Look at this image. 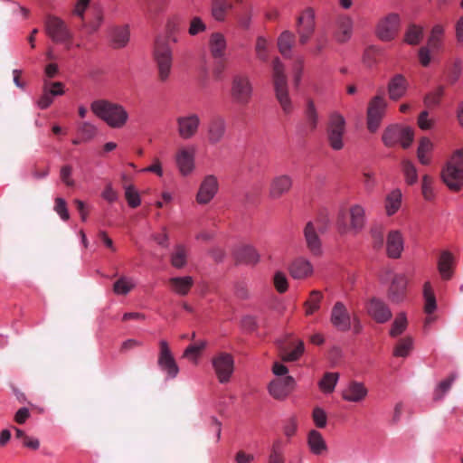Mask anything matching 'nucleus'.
I'll list each match as a JSON object with an SVG mask.
<instances>
[{"mask_svg":"<svg viewBox=\"0 0 463 463\" xmlns=\"http://www.w3.org/2000/svg\"><path fill=\"white\" fill-rule=\"evenodd\" d=\"M323 298L324 296L321 291L312 290L308 298L304 303L305 315L311 316L318 311Z\"/></svg>","mask_w":463,"mask_h":463,"instance_id":"e433bc0d","label":"nucleus"},{"mask_svg":"<svg viewBox=\"0 0 463 463\" xmlns=\"http://www.w3.org/2000/svg\"><path fill=\"white\" fill-rule=\"evenodd\" d=\"M307 445L310 451L317 456L322 455L327 451V445L322 434L312 430L307 434Z\"/></svg>","mask_w":463,"mask_h":463,"instance_id":"473e14b6","label":"nucleus"},{"mask_svg":"<svg viewBox=\"0 0 463 463\" xmlns=\"http://www.w3.org/2000/svg\"><path fill=\"white\" fill-rule=\"evenodd\" d=\"M456 377V374L451 373L448 378L439 383L434 392L435 400H440L445 395V393L449 391Z\"/></svg>","mask_w":463,"mask_h":463,"instance_id":"603ef678","label":"nucleus"},{"mask_svg":"<svg viewBox=\"0 0 463 463\" xmlns=\"http://www.w3.org/2000/svg\"><path fill=\"white\" fill-rule=\"evenodd\" d=\"M294 385L295 380L288 375L273 380L269 385V392L274 399L283 400L290 393Z\"/></svg>","mask_w":463,"mask_h":463,"instance_id":"412c9836","label":"nucleus"},{"mask_svg":"<svg viewBox=\"0 0 463 463\" xmlns=\"http://www.w3.org/2000/svg\"><path fill=\"white\" fill-rule=\"evenodd\" d=\"M423 37V28L416 24H411L405 33V42L411 45L420 43Z\"/></svg>","mask_w":463,"mask_h":463,"instance_id":"c03bdc74","label":"nucleus"},{"mask_svg":"<svg viewBox=\"0 0 463 463\" xmlns=\"http://www.w3.org/2000/svg\"><path fill=\"white\" fill-rule=\"evenodd\" d=\"M312 418L317 428L323 429L326 427L327 417L326 411L323 409L316 407L313 410Z\"/></svg>","mask_w":463,"mask_h":463,"instance_id":"69168bd1","label":"nucleus"},{"mask_svg":"<svg viewBox=\"0 0 463 463\" xmlns=\"http://www.w3.org/2000/svg\"><path fill=\"white\" fill-rule=\"evenodd\" d=\"M194 155L195 148L194 146H184L176 152L175 164L182 175L186 176L194 171Z\"/></svg>","mask_w":463,"mask_h":463,"instance_id":"f3484780","label":"nucleus"},{"mask_svg":"<svg viewBox=\"0 0 463 463\" xmlns=\"http://www.w3.org/2000/svg\"><path fill=\"white\" fill-rule=\"evenodd\" d=\"M267 47V40L262 36H259L256 41L255 51L258 59H260V61H266L268 60Z\"/></svg>","mask_w":463,"mask_h":463,"instance_id":"680f3d73","label":"nucleus"},{"mask_svg":"<svg viewBox=\"0 0 463 463\" xmlns=\"http://www.w3.org/2000/svg\"><path fill=\"white\" fill-rule=\"evenodd\" d=\"M171 263L175 268L181 269L186 264V249L184 245H176L171 256Z\"/></svg>","mask_w":463,"mask_h":463,"instance_id":"3c124183","label":"nucleus"},{"mask_svg":"<svg viewBox=\"0 0 463 463\" xmlns=\"http://www.w3.org/2000/svg\"><path fill=\"white\" fill-rule=\"evenodd\" d=\"M407 284L406 274H394L388 290L389 298L392 302H401L404 298Z\"/></svg>","mask_w":463,"mask_h":463,"instance_id":"5701e85b","label":"nucleus"},{"mask_svg":"<svg viewBox=\"0 0 463 463\" xmlns=\"http://www.w3.org/2000/svg\"><path fill=\"white\" fill-rule=\"evenodd\" d=\"M305 350L304 342L299 339L280 346V355L284 362H295L300 358Z\"/></svg>","mask_w":463,"mask_h":463,"instance_id":"a878e982","label":"nucleus"},{"mask_svg":"<svg viewBox=\"0 0 463 463\" xmlns=\"http://www.w3.org/2000/svg\"><path fill=\"white\" fill-rule=\"evenodd\" d=\"M289 274L295 279H304L313 274V266L303 257L297 258L289 266Z\"/></svg>","mask_w":463,"mask_h":463,"instance_id":"cd10ccee","label":"nucleus"},{"mask_svg":"<svg viewBox=\"0 0 463 463\" xmlns=\"http://www.w3.org/2000/svg\"><path fill=\"white\" fill-rule=\"evenodd\" d=\"M400 18L396 14H390L381 19L376 27V35L382 41L389 42L395 38L399 29Z\"/></svg>","mask_w":463,"mask_h":463,"instance_id":"4468645a","label":"nucleus"},{"mask_svg":"<svg viewBox=\"0 0 463 463\" xmlns=\"http://www.w3.org/2000/svg\"><path fill=\"white\" fill-rule=\"evenodd\" d=\"M154 57L161 81L168 80L172 67V50L165 40L156 39L155 43Z\"/></svg>","mask_w":463,"mask_h":463,"instance_id":"6e6552de","label":"nucleus"},{"mask_svg":"<svg viewBox=\"0 0 463 463\" xmlns=\"http://www.w3.org/2000/svg\"><path fill=\"white\" fill-rule=\"evenodd\" d=\"M213 366L220 383L229 382L234 369V361L231 354L221 353L213 359Z\"/></svg>","mask_w":463,"mask_h":463,"instance_id":"2eb2a0df","label":"nucleus"},{"mask_svg":"<svg viewBox=\"0 0 463 463\" xmlns=\"http://www.w3.org/2000/svg\"><path fill=\"white\" fill-rule=\"evenodd\" d=\"M297 33L298 42L305 45L312 37L316 30V14L312 7L305 8L297 18Z\"/></svg>","mask_w":463,"mask_h":463,"instance_id":"9d476101","label":"nucleus"},{"mask_svg":"<svg viewBox=\"0 0 463 463\" xmlns=\"http://www.w3.org/2000/svg\"><path fill=\"white\" fill-rule=\"evenodd\" d=\"M367 395L365 386L358 382H351L349 385L343 391V399L348 402H359Z\"/></svg>","mask_w":463,"mask_h":463,"instance_id":"2f4dec72","label":"nucleus"},{"mask_svg":"<svg viewBox=\"0 0 463 463\" xmlns=\"http://www.w3.org/2000/svg\"><path fill=\"white\" fill-rule=\"evenodd\" d=\"M444 33V29L440 24H436L431 29L430 34L428 38L427 47L431 51H438L441 45V39Z\"/></svg>","mask_w":463,"mask_h":463,"instance_id":"79ce46f5","label":"nucleus"},{"mask_svg":"<svg viewBox=\"0 0 463 463\" xmlns=\"http://www.w3.org/2000/svg\"><path fill=\"white\" fill-rule=\"evenodd\" d=\"M444 91L445 88L443 86H439L435 90L426 94L423 99L424 105L429 109L438 106L444 95Z\"/></svg>","mask_w":463,"mask_h":463,"instance_id":"49530a36","label":"nucleus"},{"mask_svg":"<svg viewBox=\"0 0 463 463\" xmlns=\"http://www.w3.org/2000/svg\"><path fill=\"white\" fill-rule=\"evenodd\" d=\"M402 134V128H400L399 126H389L383 131L382 137L383 142L386 146H393L399 142Z\"/></svg>","mask_w":463,"mask_h":463,"instance_id":"ea45409f","label":"nucleus"},{"mask_svg":"<svg viewBox=\"0 0 463 463\" xmlns=\"http://www.w3.org/2000/svg\"><path fill=\"white\" fill-rule=\"evenodd\" d=\"M403 250V238L400 231L389 232L386 239V253L392 259L401 257Z\"/></svg>","mask_w":463,"mask_h":463,"instance_id":"bb28decb","label":"nucleus"},{"mask_svg":"<svg viewBox=\"0 0 463 463\" xmlns=\"http://www.w3.org/2000/svg\"><path fill=\"white\" fill-rule=\"evenodd\" d=\"M367 312L377 323H385L392 317L388 306L378 298H372L367 305Z\"/></svg>","mask_w":463,"mask_h":463,"instance_id":"b1692460","label":"nucleus"},{"mask_svg":"<svg viewBox=\"0 0 463 463\" xmlns=\"http://www.w3.org/2000/svg\"><path fill=\"white\" fill-rule=\"evenodd\" d=\"M384 237V230L382 226H376L372 229V238L374 249L380 250L383 247Z\"/></svg>","mask_w":463,"mask_h":463,"instance_id":"052dcab7","label":"nucleus"},{"mask_svg":"<svg viewBox=\"0 0 463 463\" xmlns=\"http://www.w3.org/2000/svg\"><path fill=\"white\" fill-rule=\"evenodd\" d=\"M413 339L411 336H406L401 339L396 345L393 355L398 357H406L412 350Z\"/></svg>","mask_w":463,"mask_h":463,"instance_id":"a18cd8bd","label":"nucleus"},{"mask_svg":"<svg viewBox=\"0 0 463 463\" xmlns=\"http://www.w3.org/2000/svg\"><path fill=\"white\" fill-rule=\"evenodd\" d=\"M295 43V34L289 31H284L278 39V47L280 53L286 57H290V51Z\"/></svg>","mask_w":463,"mask_h":463,"instance_id":"4c0bfd02","label":"nucleus"},{"mask_svg":"<svg viewBox=\"0 0 463 463\" xmlns=\"http://www.w3.org/2000/svg\"><path fill=\"white\" fill-rule=\"evenodd\" d=\"M206 24L199 16H194L190 20L188 33L191 36H195L199 33H204L206 31Z\"/></svg>","mask_w":463,"mask_h":463,"instance_id":"6e6d98bb","label":"nucleus"},{"mask_svg":"<svg viewBox=\"0 0 463 463\" xmlns=\"http://www.w3.org/2000/svg\"><path fill=\"white\" fill-rule=\"evenodd\" d=\"M408 86V81L403 75H394L388 83L389 98L392 100L400 99L405 95Z\"/></svg>","mask_w":463,"mask_h":463,"instance_id":"c85d7f7f","label":"nucleus"},{"mask_svg":"<svg viewBox=\"0 0 463 463\" xmlns=\"http://www.w3.org/2000/svg\"><path fill=\"white\" fill-rule=\"evenodd\" d=\"M402 170L404 175L406 183L410 185L414 184L418 181V174L415 165L407 159L402 162Z\"/></svg>","mask_w":463,"mask_h":463,"instance_id":"37998d69","label":"nucleus"},{"mask_svg":"<svg viewBox=\"0 0 463 463\" xmlns=\"http://www.w3.org/2000/svg\"><path fill=\"white\" fill-rule=\"evenodd\" d=\"M275 288L279 293H284L288 289V279L286 275L281 271H277L273 278Z\"/></svg>","mask_w":463,"mask_h":463,"instance_id":"0e129e2a","label":"nucleus"},{"mask_svg":"<svg viewBox=\"0 0 463 463\" xmlns=\"http://www.w3.org/2000/svg\"><path fill=\"white\" fill-rule=\"evenodd\" d=\"M293 180L288 175H279L274 176L269 184L268 196L270 200L276 201L286 195L291 190Z\"/></svg>","mask_w":463,"mask_h":463,"instance_id":"dca6fc26","label":"nucleus"},{"mask_svg":"<svg viewBox=\"0 0 463 463\" xmlns=\"http://www.w3.org/2000/svg\"><path fill=\"white\" fill-rule=\"evenodd\" d=\"M433 149V144L428 137H422L420 141L418 149H417V156L420 164L426 165L430 163V158L429 156L430 153Z\"/></svg>","mask_w":463,"mask_h":463,"instance_id":"58836bf2","label":"nucleus"},{"mask_svg":"<svg viewBox=\"0 0 463 463\" xmlns=\"http://www.w3.org/2000/svg\"><path fill=\"white\" fill-rule=\"evenodd\" d=\"M205 346L206 343L204 341L190 345L184 350V356L191 360H195Z\"/></svg>","mask_w":463,"mask_h":463,"instance_id":"bf43d9fd","label":"nucleus"},{"mask_svg":"<svg viewBox=\"0 0 463 463\" xmlns=\"http://www.w3.org/2000/svg\"><path fill=\"white\" fill-rule=\"evenodd\" d=\"M235 260L238 263L256 264L260 255L256 249L250 245H241L233 252Z\"/></svg>","mask_w":463,"mask_h":463,"instance_id":"c756f323","label":"nucleus"},{"mask_svg":"<svg viewBox=\"0 0 463 463\" xmlns=\"http://www.w3.org/2000/svg\"><path fill=\"white\" fill-rule=\"evenodd\" d=\"M201 118L196 113H188L176 118L177 133L180 138L189 140L199 131Z\"/></svg>","mask_w":463,"mask_h":463,"instance_id":"f8f14e48","label":"nucleus"},{"mask_svg":"<svg viewBox=\"0 0 463 463\" xmlns=\"http://www.w3.org/2000/svg\"><path fill=\"white\" fill-rule=\"evenodd\" d=\"M434 124L433 119L429 118V112L427 110H423L420 113L418 117V126L422 130H428L432 128Z\"/></svg>","mask_w":463,"mask_h":463,"instance_id":"774afa93","label":"nucleus"},{"mask_svg":"<svg viewBox=\"0 0 463 463\" xmlns=\"http://www.w3.org/2000/svg\"><path fill=\"white\" fill-rule=\"evenodd\" d=\"M444 184L453 192L463 187V149L456 150L441 171Z\"/></svg>","mask_w":463,"mask_h":463,"instance_id":"f03ea898","label":"nucleus"},{"mask_svg":"<svg viewBox=\"0 0 463 463\" xmlns=\"http://www.w3.org/2000/svg\"><path fill=\"white\" fill-rule=\"evenodd\" d=\"M402 204V192L399 189L392 191L385 198V212L392 216L398 212Z\"/></svg>","mask_w":463,"mask_h":463,"instance_id":"c9c22d12","label":"nucleus"},{"mask_svg":"<svg viewBox=\"0 0 463 463\" xmlns=\"http://www.w3.org/2000/svg\"><path fill=\"white\" fill-rule=\"evenodd\" d=\"M159 349L158 366L162 371L165 372L170 378H175L179 373V368L172 354L168 343L165 340H161L159 342Z\"/></svg>","mask_w":463,"mask_h":463,"instance_id":"ddd939ff","label":"nucleus"},{"mask_svg":"<svg viewBox=\"0 0 463 463\" xmlns=\"http://www.w3.org/2000/svg\"><path fill=\"white\" fill-rule=\"evenodd\" d=\"M407 325L408 322L405 314H398L392 325L390 335L392 337H397L398 335H402L407 328Z\"/></svg>","mask_w":463,"mask_h":463,"instance_id":"8fccbe9b","label":"nucleus"},{"mask_svg":"<svg viewBox=\"0 0 463 463\" xmlns=\"http://www.w3.org/2000/svg\"><path fill=\"white\" fill-rule=\"evenodd\" d=\"M350 223L347 224L344 216H339L337 224L342 233L353 232L357 233L360 232L365 222V212L360 204H354L349 208Z\"/></svg>","mask_w":463,"mask_h":463,"instance_id":"9b49d317","label":"nucleus"},{"mask_svg":"<svg viewBox=\"0 0 463 463\" xmlns=\"http://www.w3.org/2000/svg\"><path fill=\"white\" fill-rule=\"evenodd\" d=\"M339 374L337 373H326L319 382V387L324 392H332L337 383Z\"/></svg>","mask_w":463,"mask_h":463,"instance_id":"de8ad7c7","label":"nucleus"},{"mask_svg":"<svg viewBox=\"0 0 463 463\" xmlns=\"http://www.w3.org/2000/svg\"><path fill=\"white\" fill-rule=\"evenodd\" d=\"M253 96V85L246 72H236L231 81L230 97L232 101L240 106L246 107Z\"/></svg>","mask_w":463,"mask_h":463,"instance_id":"39448f33","label":"nucleus"},{"mask_svg":"<svg viewBox=\"0 0 463 463\" xmlns=\"http://www.w3.org/2000/svg\"><path fill=\"white\" fill-rule=\"evenodd\" d=\"M330 322L339 331H348L351 328V317L345 306L338 301L331 310Z\"/></svg>","mask_w":463,"mask_h":463,"instance_id":"6ab92c4d","label":"nucleus"},{"mask_svg":"<svg viewBox=\"0 0 463 463\" xmlns=\"http://www.w3.org/2000/svg\"><path fill=\"white\" fill-rule=\"evenodd\" d=\"M227 131V121L220 115L213 116L207 127V139L211 145H217L224 138Z\"/></svg>","mask_w":463,"mask_h":463,"instance_id":"a211bd4d","label":"nucleus"},{"mask_svg":"<svg viewBox=\"0 0 463 463\" xmlns=\"http://www.w3.org/2000/svg\"><path fill=\"white\" fill-rule=\"evenodd\" d=\"M433 179L428 175H424L421 182V192L423 197L430 201L434 197V192L432 187Z\"/></svg>","mask_w":463,"mask_h":463,"instance_id":"13d9d810","label":"nucleus"},{"mask_svg":"<svg viewBox=\"0 0 463 463\" xmlns=\"http://www.w3.org/2000/svg\"><path fill=\"white\" fill-rule=\"evenodd\" d=\"M135 284L132 279L128 277H120L113 285V291L117 295H127Z\"/></svg>","mask_w":463,"mask_h":463,"instance_id":"09e8293b","label":"nucleus"},{"mask_svg":"<svg viewBox=\"0 0 463 463\" xmlns=\"http://www.w3.org/2000/svg\"><path fill=\"white\" fill-rule=\"evenodd\" d=\"M326 228L319 220L309 221L303 229L305 244L307 250L314 257H319L323 253L322 241L320 234L324 233Z\"/></svg>","mask_w":463,"mask_h":463,"instance_id":"0eeeda50","label":"nucleus"},{"mask_svg":"<svg viewBox=\"0 0 463 463\" xmlns=\"http://www.w3.org/2000/svg\"><path fill=\"white\" fill-rule=\"evenodd\" d=\"M387 109V101L383 95L374 96L368 103L366 127L369 132L375 133L382 123Z\"/></svg>","mask_w":463,"mask_h":463,"instance_id":"1a4fd4ad","label":"nucleus"},{"mask_svg":"<svg viewBox=\"0 0 463 463\" xmlns=\"http://www.w3.org/2000/svg\"><path fill=\"white\" fill-rule=\"evenodd\" d=\"M345 133V118L336 111L331 113L326 126V138L332 149L338 151L344 147Z\"/></svg>","mask_w":463,"mask_h":463,"instance_id":"423d86ee","label":"nucleus"},{"mask_svg":"<svg viewBox=\"0 0 463 463\" xmlns=\"http://www.w3.org/2000/svg\"><path fill=\"white\" fill-rule=\"evenodd\" d=\"M54 211L60 215L63 221H68L70 214L67 209V203L64 199L57 197L55 199Z\"/></svg>","mask_w":463,"mask_h":463,"instance_id":"338daca9","label":"nucleus"},{"mask_svg":"<svg viewBox=\"0 0 463 463\" xmlns=\"http://www.w3.org/2000/svg\"><path fill=\"white\" fill-rule=\"evenodd\" d=\"M272 80L276 98L285 113L292 110L291 99L288 96V78L285 74L284 65L276 58L272 61Z\"/></svg>","mask_w":463,"mask_h":463,"instance_id":"20e7f679","label":"nucleus"},{"mask_svg":"<svg viewBox=\"0 0 463 463\" xmlns=\"http://www.w3.org/2000/svg\"><path fill=\"white\" fill-rule=\"evenodd\" d=\"M46 35L56 44H62L70 50L72 44L73 33L69 25L60 17L48 14L43 22Z\"/></svg>","mask_w":463,"mask_h":463,"instance_id":"7ed1b4c3","label":"nucleus"},{"mask_svg":"<svg viewBox=\"0 0 463 463\" xmlns=\"http://www.w3.org/2000/svg\"><path fill=\"white\" fill-rule=\"evenodd\" d=\"M456 268V258L449 250H442L439 256L437 269L442 280H450Z\"/></svg>","mask_w":463,"mask_h":463,"instance_id":"4be33fe9","label":"nucleus"},{"mask_svg":"<svg viewBox=\"0 0 463 463\" xmlns=\"http://www.w3.org/2000/svg\"><path fill=\"white\" fill-rule=\"evenodd\" d=\"M125 197L131 208H137L140 205V196L134 185L129 184L125 187Z\"/></svg>","mask_w":463,"mask_h":463,"instance_id":"5fc2aeb1","label":"nucleus"},{"mask_svg":"<svg viewBox=\"0 0 463 463\" xmlns=\"http://www.w3.org/2000/svg\"><path fill=\"white\" fill-rule=\"evenodd\" d=\"M78 132L81 137V140L86 142L91 140L95 137L97 128L89 122H82L78 127Z\"/></svg>","mask_w":463,"mask_h":463,"instance_id":"864d4df0","label":"nucleus"},{"mask_svg":"<svg viewBox=\"0 0 463 463\" xmlns=\"http://www.w3.org/2000/svg\"><path fill=\"white\" fill-rule=\"evenodd\" d=\"M230 8L228 4L213 3L212 14L217 21H223L227 10Z\"/></svg>","mask_w":463,"mask_h":463,"instance_id":"e2e57ef3","label":"nucleus"},{"mask_svg":"<svg viewBox=\"0 0 463 463\" xmlns=\"http://www.w3.org/2000/svg\"><path fill=\"white\" fill-rule=\"evenodd\" d=\"M129 41V29L128 25L116 26L110 32V43L113 48L125 47Z\"/></svg>","mask_w":463,"mask_h":463,"instance_id":"72a5a7b5","label":"nucleus"},{"mask_svg":"<svg viewBox=\"0 0 463 463\" xmlns=\"http://www.w3.org/2000/svg\"><path fill=\"white\" fill-rule=\"evenodd\" d=\"M169 285L176 294L185 296L193 287L194 279L190 276L175 277L169 279Z\"/></svg>","mask_w":463,"mask_h":463,"instance_id":"f704fd0d","label":"nucleus"},{"mask_svg":"<svg viewBox=\"0 0 463 463\" xmlns=\"http://www.w3.org/2000/svg\"><path fill=\"white\" fill-rule=\"evenodd\" d=\"M337 32L335 33V38L339 43L347 42L353 32L354 21L347 14H342L337 17L336 20Z\"/></svg>","mask_w":463,"mask_h":463,"instance_id":"7c9ffc66","label":"nucleus"},{"mask_svg":"<svg viewBox=\"0 0 463 463\" xmlns=\"http://www.w3.org/2000/svg\"><path fill=\"white\" fill-rule=\"evenodd\" d=\"M218 187L219 184L216 176L213 175H206L199 187L196 202L199 204H207L217 194Z\"/></svg>","mask_w":463,"mask_h":463,"instance_id":"aec40b11","label":"nucleus"},{"mask_svg":"<svg viewBox=\"0 0 463 463\" xmlns=\"http://www.w3.org/2000/svg\"><path fill=\"white\" fill-rule=\"evenodd\" d=\"M208 49L213 59H222L227 49L225 36L219 32L211 33L208 39Z\"/></svg>","mask_w":463,"mask_h":463,"instance_id":"393cba45","label":"nucleus"},{"mask_svg":"<svg viewBox=\"0 0 463 463\" xmlns=\"http://www.w3.org/2000/svg\"><path fill=\"white\" fill-rule=\"evenodd\" d=\"M267 463H285L284 444L280 439L273 441Z\"/></svg>","mask_w":463,"mask_h":463,"instance_id":"a19ab883","label":"nucleus"},{"mask_svg":"<svg viewBox=\"0 0 463 463\" xmlns=\"http://www.w3.org/2000/svg\"><path fill=\"white\" fill-rule=\"evenodd\" d=\"M306 118L310 128L314 130L317 128L318 117L315 108V104L312 100H309L307 102V107L306 109Z\"/></svg>","mask_w":463,"mask_h":463,"instance_id":"4d7b16f0","label":"nucleus"},{"mask_svg":"<svg viewBox=\"0 0 463 463\" xmlns=\"http://www.w3.org/2000/svg\"><path fill=\"white\" fill-rule=\"evenodd\" d=\"M90 109L113 128H122L128 119V113L123 106L108 99L94 100L90 105Z\"/></svg>","mask_w":463,"mask_h":463,"instance_id":"f257e3e1","label":"nucleus"}]
</instances>
